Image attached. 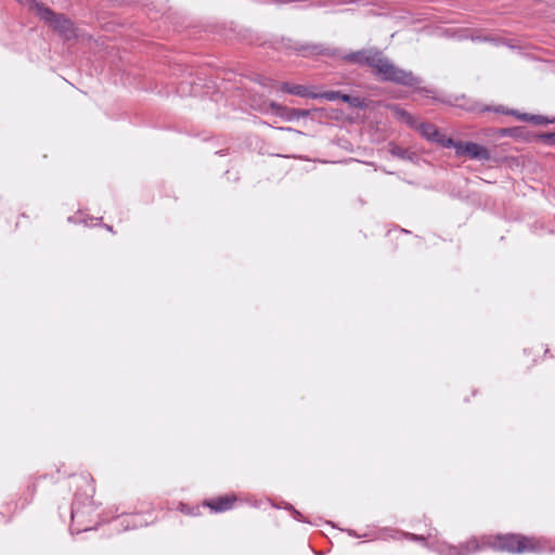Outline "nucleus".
Listing matches in <instances>:
<instances>
[{
	"instance_id": "obj_8",
	"label": "nucleus",
	"mask_w": 555,
	"mask_h": 555,
	"mask_svg": "<svg viewBox=\"0 0 555 555\" xmlns=\"http://www.w3.org/2000/svg\"><path fill=\"white\" fill-rule=\"evenodd\" d=\"M280 90L289 94L298 95L300 98H319V94L311 92L306 86L302 85L283 82L280 86Z\"/></svg>"
},
{
	"instance_id": "obj_15",
	"label": "nucleus",
	"mask_w": 555,
	"mask_h": 555,
	"mask_svg": "<svg viewBox=\"0 0 555 555\" xmlns=\"http://www.w3.org/2000/svg\"><path fill=\"white\" fill-rule=\"evenodd\" d=\"M319 98L325 99L327 101H335V100H341V95H345V93H341L340 91H326L323 93H318Z\"/></svg>"
},
{
	"instance_id": "obj_12",
	"label": "nucleus",
	"mask_w": 555,
	"mask_h": 555,
	"mask_svg": "<svg viewBox=\"0 0 555 555\" xmlns=\"http://www.w3.org/2000/svg\"><path fill=\"white\" fill-rule=\"evenodd\" d=\"M389 109L392 112L393 116L398 118L399 120L404 121L405 124L414 127L415 120L414 118L403 108H401L398 105H389Z\"/></svg>"
},
{
	"instance_id": "obj_18",
	"label": "nucleus",
	"mask_w": 555,
	"mask_h": 555,
	"mask_svg": "<svg viewBox=\"0 0 555 555\" xmlns=\"http://www.w3.org/2000/svg\"><path fill=\"white\" fill-rule=\"evenodd\" d=\"M284 105H281L276 102H270L269 103V108L276 115L283 107Z\"/></svg>"
},
{
	"instance_id": "obj_2",
	"label": "nucleus",
	"mask_w": 555,
	"mask_h": 555,
	"mask_svg": "<svg viewBox=\"0 0 555 555\" xmlns=\"http://www.w3.org/2000/svg\"><path fill=\"white\" fill-rule=\"evenodd\" d=\"M36 14L66 38L74 34L73 23L63 15H56L50 9L36 3Z\"/></svg>"
},
{
	"instance_id": "obj_14",
	"label": "nucleus",
	"mask_w": 555,
	"mask_h": 555,
	"mask_svg": "<svg viewBox=\"0 0 555 555\" xmlns=\"http://www.w3.org/2000/svg\"><path fill=\"white\" fill-rule=\"evenodd\" d=\"M341 101L348 103L352 107H363V101L358 96H351L348 94L341 95Z\"/></svg>"
},
{
	"instance_id": "obj_21",
	"label": "nucleus",
	"mask_w": 555,
	"mask_h": 555,
	"mask_svg": "<svg viewBox=\"0 0 555 555\" xmlns=\"http://www.w3.org/2000/svg\"><path fill=\"white\" fill-rule=\"evenodd\" d=\"M411 538L414 540V541H424L425 538L422 537V535H415V534H411Z\"/></svg>"
},
{
	"instance_id": "obj_4",
	"label": "nucleus",
	"mask_w": 555,
	"mask_h": 555,
	"mask_svg": "<svg viewBox=\"0 0 555 555\" xmlns=\"http://www.w3.org/2000/svg\"><path fill=\"white\" fill-rule=\"evenodd\" d=\"M383 80L408 87H414L420 83V79L415 77L412 72L404 70L396 66L393 63L390 64V67L387 70V74L383 77Z\"/></svg>"
},
{
	"instance_id": "obj_17",
	"label": "nucleus",
	"mask_w": 555,
	"mask_h": 555,
	"mask_svg": "<svg viewBox=\"0 0 555 555\" xmlns=\"http://www.w3.org/2000/svg\"><path fill=\"white\" fill-rule=\"evenodd\" d=\"M307 49L312 54H328V49L322 48L321 46H311Z\"/></svg>"
},
{
	"instance_id": "obj_16",
	"label": "nucleus",
	"mask_w": 555,
	"mask_h": 555,
	"mask_svg": "<svg viewBox=\"0 0 555 555\" xmlns=\"http://www.w3.org/2000/svg\"><path fill=\"white\" fill-rule=\"evenodd\" d=\"M442 146L444 147H453L456 151V146L461 144V141H454L449 138H444L442 134H440V141H438Z\"/></svg>"
},
{
	"instance_id": "obj_19",
	"label": "nucleus",
	"mask_w": 555,
	"mask_h": 555,
	"mask_svg": "<svg viewBox=\"0 0 555 555\" xmlns=\"http://www.w3.org/2000/svg\"><path fill=\"white\" fill-rule=\"evenodd\" d=\"M518 118L521 120H535L537 122H540V117L529 116L528 114L518 115Z\"/></svg>"
},
{
	"instance_id": "obj_7",
	"label": "nucleus",
	"mask_w": 555,
	"mask_h": 555,
	"mask_svg": "<svg viewBox=\"0 0 555 555\" xmlns=\"http://www.w3.org/2000/svg\"><path fill=\"white\" fill-rule=\"evenodd\" d=\"M235 502L236 496L234 494H227L223 496L210 499L209 501L205 502V505L208 506L212 512L221 513L231 509Z\"/></svg>"
},
{
	"instance_id": "obj_13",
	"label": "nucleus",
	"mask_w": 555,
	"mask_h": 555,
	"mask_svg": "<svg viewBox=\"0 0 555 555\" xmlns=\"http://www.w3.org/2000/svg\"><path fill=\"white\" fill-rule=\"evenodd\" d=\"M389 153L395 156V157H398V158H401V159H406L409 158V152L408 150L401 147V146H398L396 144H390L389 145Z\"/></svg>"
},
{
	"instance_id": "obj_5",
	"label": "nucleus",
	"mask_w": 555,
	"mask_h": 555,
	"mask_svg": "<svg viewBox=\"0 0 555 555\" xmlns=\"http://www.w3.org/2000/svg\"><path fill=\"white\" fill-rule=\"evenodd\" d=\"M457 156H468L472 159L488 160L490 152L483 145L474 142H462L456 146Z\"/></svg>"
},
{
	"instance_id": "obj_6",
	"label": "nucleus",
	"mask_w": 555,
	"mask_h": 555,
	"mask_svg": "<svg viewBox=\"0 0 555 555\" xmlns=\"http://www.w3.org/2000/svg\"><path fill=\"white\" fill-rule=\"evenodd\" d=\"M377 53L376 49H364L357 52H351L345 54L343 60L348 63L359 64V65H367L372 66L374 62L375 54Z\"/></svg>"
},
{
	"instance_id": "obj_9",
	"label": "nucleus",
	"mask_w": 555,
	"mask_h": 555,
	"mask_svg": "<svg viewBox=\"0 0 555 555\" xmlns=\"http://www.w3.org/2000/svg\"><path fill=\"white\" fill-rule=\"evenodd\" d=\"M390 64L391 62L387 57H385L379 50H377V53L375 54L374 62L371 67L374 69L376 76H378V78L383 80V77L385 76V74H387Z\"/></svg>"
},
{
	"instance_id": "obj_10",
	"label": "nucleus",
	"mask_w": 555,
	"mask_h": 555,
	"mask_svg": "<svg viewBox=\"0 0 555 555\" xmlns=\"http://www.w3.org/2000/svg\"><path fill=\"white\" fill-rule=\"evenodd\" d=\"M308 115H309V111L288 108L286 106H283L282 109L276 114V116H279L282 119L287 120V121H292V120L298 119L300 117H306Z\"/></svg>"
},
{
	"instance_id": "obj_3",
	"label": "nucleus",
	"mask_w": 555,
	"mask_h": 555,
	"mask_svg": "<svg viewBox=\"0 0 555 555\" xmlns=\"http://www.w3.org/2000/svg\"><path fill=\"white\" fill-rule=\"evenodd\" d=\"M489 547L482 543V537L480 538H472L465 543L460 545H450L447 543H442L438 546V552L441 555H470L476 552L482 551Z\"/></svg>"
},
{
	"instance_id": "obj_22",
	"label": "nucleus",
	"mask_w": 555,
	"mask_h": 555,
	"mask_svg": "<svg viewBox=\"0 0 555 555\" xmlns=\"http://www.w3.org/2000/svg\"><path fill=\"white\" fill-rule=\"evenodd\" d=\"M494 112H496V113H504V114L507 113L502 106L495 107Z\"/></svg>"
},
{
	"instance_id": "obj_23",
	"label": "nucleus",
	"mask_w": 555,
	"mask_h": 555,
	"mask_svg": "<svg viewBox=\"0 0 555 555\" xmlns=\"http://www.w3.org/2000/svg\"><path fill=\"white\" fill-rule=\"evenodd\" d=\"M75 516H76V513H75V511L73 509V511H72V518H75Z\"/></svg>"
},
{
	"instance_id": "obj_1",
	"label": "nucleus",
	"mask_w": 555,
	"mask_h": 555,
	"mask_svg": "<svg viewBox=\"0 0 555 555\" xmlns=\"http://www.w3.org/2000/svg\"><path fill=\"white\" fill-rule=\"evenodd\" d=\"M482 543L489 547L508 553L541 552L542 540L521 534L482 535Z\"/></svg>"
},
{
	"instance_id": "obj_20",
	"label": "nucleus",
	"mask_w": 555,
	"mask_h": 555,
	"mask_svg": "<svg viewBox=\"0 0 555 555\" xmlns=\"http://www.w3.org/2000/svg\"><path fill=\"white\" fill-rule=\"evenodd\" d=\"M20 3L29 4L30 9L36 12V1L35 0H17Z\"/></svg>"
},
{
	"instance_id": "obj_11",
	"label": "nucleus",
	"mask_w": 555,
	"mask_h": 555,
	"mask_svg": "<svg viewBox=\"0 0 555 555\" xmlns=\"http://www.w3.org/2000/svg\"><path fill=\"white\" fill-rule=\"evenodd\" d=\"M418 130H420L421 134L423 137H425L426 139L434 141V142L440 141V133H439L438 129L436 128V126H434L431 124H421L418 126Z\"/></svg>"
}]
</instances>
